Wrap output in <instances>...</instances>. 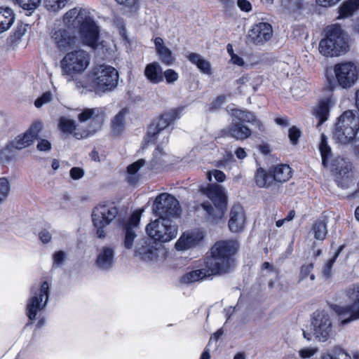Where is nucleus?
I'll list each match as a JSON object with an SVG mask.
<instances>
[{
	"instance_id": "f257e3e1",
	"label": "nucleus",
	"mask_w": 359,
	"mask_h": 359,
	"mask_svg": "<svg viewBox=\"0 0 359 359\" xmlns=\"http://www.w3.org/2000/svg\"><path fill=\"white\" fill-rule=\"evenodd\" d=\"M236 250V243L234 241L217 242L211 248V256L204 260V267L185 273L182 277V282L186 284L193 283L212 275L229 272L232 264L231 257Z\"/></svg>"
},
{
	"instance_id": "f03ea898",
	"label": "nucleus",
	"mask_w": 359,
	"mask_h": 359,
	"mask_svg": "<svg viewBox=\"0 0 359 359\" xmlns=\"http://www.w3.org/2000/svg\"><path fill=\"white\" fill-rule=\"evenodd\" d=\"M145 229L153 241L144 240L142 246L135 250V256L143 261L152 262L158 257L156 241L165 243L175 238L177 235V226L170 219L158 218L149 223Z\"/></svg>"
},
{
	"instance_id": "7ed1b4c3",
	"label": "nucleus",
	"mask_w": 359,
	"mask_h": 359,
	"mask_svg": "<svg viewBox=\"0 0 359 359\" xmlns=\"http://www.w3.org/2000/svg\"><path fill=\"white\" fill-rule=\"evenodd\" d=\"M105 115L102 108H86L83 109L78 115V119L81 123L90 121L89 129L79 132L76 130V122L65 116L60 118L58 127L63 133L73 134L75 138L80 140L87 138L100 130Z\"/></svg>"
},
{
	"instance_id": "20e7f679",
	"label": "nucleus",
	"mask_w": 359,
	"mask_h": 359,
	"mask_svg": "<svg viewBox=\"0 0 359 359\" xmlns=\"http://www.w3.org/2000/svg\"><path fill=\"white\" fill-rule=\"evenodd\" d=\"M319 151L322 158V164L327 168L330 166L332 172L335 176V181L338 187L342 189H348L355 184L351 165L345 159L337 157L330 162L332 150L327 144V138L325 135H321L319 144Z\"/></svg>"
},
{
	"instance_id": "39448f33",
	"label": "nucleus",
	"mask_w": 359,
	"mask_h": 359,
	"mask_svg": "<svg viewBox=\"0 0 359 359\" xmlns=\"http://www.w3.org/2000/svg\"><path fill=\"white\" fill-rule=\"evenodd\" d=\"M119 75L112 66L102 64L93 67L88 74V80L96 94L114 90L118 86Z\"/></svg>"
},
{
	"instance_id": "423d86ee",
	"label": "nucleus",
	"mask_w": 359,
	"mask_h": 359,
	"mask_svg": "<svg viewBox=\"0 0 359 359\" xmlns=\"http://www.w3.org/2000/svg\"><path fill=\"white\" fill-rule=\"evenodd\" d=\"M199 190L214 204V206L209 202L201 204L202 208L208 213V219L211 222H217L224 217L226 209L227 197L224 189L217 184H211L207 187L201 186Z\"/></svg>"
},
{
	"instance_id": "0eeeda50",
	"label": "nucleus",
	"mask_w": 359,
	"mask_h": 359,
	"mask_svg": "<svg viewBox=\"0 0 359 359\" xmlns=\"http://www.w3.org/2000/svg\"><path fill=\"white\" fill-rule=\"evenodd\" d=\"M62 74L67 82L76 80L90 63V55L86 50L78 49L70 51L61 60Z\"/></svg>"
},
{
	"instance_id": "6e6552de",
	"label": "nucleus",
	"mask_w": 359,
	"mask_h": 359,
	"mask_svg": "<svg viewBox=\"0 0 359 359\" xmlns=\"http://www.w3.org/2000/svg\"><path fill=\"white\" fill-rule=\"evenodd\" d=\"M184 109V107H180L163 114L149 126L144 140V144L147 146L150 143H154L157 141L160 137H162L161 144L168 143V133L165 131V129L173 121L181 117Z\"/></svg>"
},
{
	"instance_id": "1a4fd4ad",
	"label": "nucleus",
	"mask_w": 359,
	"mask_h": 359,
	"mask_svg": "<svg viewBox=\"0 0 359 359\" xmlns=\"http://www.w3.org/2000/svg\"><path fill=\"white\" fill-rule=\"evenodd\" d=\"M347 47L341 27L333 25L327 27L326 37L320 41L319 51L325 56L336 57L344 53Z\"/></svg>"
},
{
	"instance_id": "9d476101",
	"label": "nucleus",
	"mask_w": 359,
	"mask_h": 359,
	"mask_svg": "<svg viewBox=\"0 0 359 359\" xmlns=\"http://www.w3.org/2000/svg\"><path fill=\"white\" fill-rule=\"evenodd\" d=\"M359 130V117L351 110L345 111L335 124L334 139L341 144L353 140Z\"/></svg>"
},
{
	"instance_id": "9b49d317",
	"label": "nucleus",
	"mask_w": 359,
	"mask_h": 359,
	"mask_svg": "<svg viewBox=\"0 0 359 359\" xmlns=\"http://www.w3.org/2000/svg\"><path fill=\"white\" fill-rule=\"evenodd\" d=\"M48 297L49 284L47 281L35 283L32 286L26 306V314L29 320H34L37 315L46 308Z\"/></svg>"
},
{
	"instance_id": "f8f14e48",
	"label": "nucleus",
	"mask_w": 359,
	"mask_h": 359,
	"mask_svg": "<svg viewBox=\"0 0 359 359\" xmlns=\"http://www.w3.org/2000/svg\"><path fill=\"white\" fill-rule=\"evenodd\" d=\"M118 208L113 203L99 204L93 210L92 221L100 238L106 237L104 228L117 216Z\"/></svg>"
},
{
	"instance_id": "ddd939ff",
	"label": "nucleus",
	"mask_w": 359,
	"mask_h": 359,
	"mask_svg": "<svg viewBox=\"0 0 359 359\" xmlns=\"http://www.w3.org/2000/svg\"><path fill=\"white\" fill-rule=\"evenodd\" d=\"M81 43L93 50L104 47V41L100 39V29L93 17L90 15L78 27Z\"/></svg>"
},
{
	"instance_id": "4468645a",
	"label": "nucleus",
	"mask_w": 359,
	"mask_h": 359,
	"mask_svg": "<svg viewBox=\"0 0 359 359\" xmlns=\"http://www.w3.org/2000/svg\"><path fill=\"white\" fill-rule=\"evenodd\" d=\"M152 210L158 218L177 217L181 212L179 201L167 193L161 194L156 198Z\"/></svg>"
},
{
	"instance_id": "2eb2a0df",
	"label": "nucleus",
	"mask_w": 359,
	"mask_h": 359,
	"mask_svg": "<svg viewBox=\"0 0 359 359\" xmlns=\"http://www.w3.org/2000/svg\"><path fill=\"white\" fill-rule=\"evenodd\" d=\"M347 296L352 302L351 304L346 306H335L334 307V311L343 325L359 320V284L350 288L347 292Z\"/></svg>"
},
{
	"instance_id": "dca6fc26",
	"label": "nucleus",
	"mask_w": 359,
	"mask_h": 359,
	"mask_svg": "<svg viewBox=\"0 0 359 359\" xmlns=\"http://www.w3.org/2000/svg\"><path fill=\"white\" fill-rule=\"evenodd\" d=\"M334 72L339 85L343 88H348L358 80L359 68L351 62H341L334 65Z\"/></svg>"
},
{
	"instance_id": "f3484780",
	"label": "nucleus",
	"mask_w": 359,
	"mask_h": 359,
	"mask_svg": "<svg viewBox=\"0 0 359 359\" xmlns=\"http://www.w3.org/2000/svg\"><path fill=\"white\" fill-rule=\"evenodd\" d=\"M311 325L313 335L319 341L325 342L330 337L332 322L330 315L325 311H317L313 313Z\"/></svg>"
},
{
	"instance_id": "a211bd4d",
	"label": "nucleus",
	"mask_w": 359,
	"mask_h": 359,
	"mask_svg": "<svg viewBox=\"0 0 359 359\" xmlns=\"http://www.w3.org/2000/svg\"><path fill=\"white\" fill-rule=\"evenodd\" d=\"M50 39L54 46L61 52L73 48L77 41L75 34L65 26L55 27L50 32Z\"/></svg>"
},
{
	"instance_id": "6ab92c4d",
	"label": "nucleus",
	"mask_w": 359,
	"mask_h": 359,
	"mask_svg": "<svg viewBox=\"0 0 359 359\" xmlns=\"http://www.w3.org/2000/svg\"><path fill=\"white\" fill-rule=\"evenodd\" d=\"M272 36L271 25L267 22H259L249 29L247 39L249 42L255 46H262L268 42Z\"/></svg>"
},
{
	"instance_id": "aec40b11",
	"label": "nucleus",
	"mask_w": 359,
	"mask_h": 359,
	"mask_svg": "<svg viewBox=\"0 0 359 359\" xmlns=\"http://www.w3.org/2000/svg\"><path fill=\"white\" fill-rule=\"evenodd\" d=\"M204 238L203 231L197 229L184 233L177 241L175 246L177 250H187L199 245Z\"/></svg>"
},
{
	"instance_id": "412c9836",
	"label": "nucleus",
	"mask_w": 359,
	"mask_h": 359,
	"mask_svg": "<svg viewBox=\"0 0 359 359\" xmlns=\"http://www.w3.org/2000/svg\"><path fill=\"white\" fill-rule=\"evenodd\" d=\"M141 213L133 212L124 225L123 245L126 249L132 248L135 238L137 237V229L140 221Z\"/></svg>"
},
{
	"instance_id": "4be33fe9",
	"label": "nucleus",
	"mask_w": 359,
	"mask_h": 359,
	"mask_svg": "<svg viewBox=\"0 0 359 359\" xmlns=\"http://www.w3.org/2000/svg\"><path fill=\"white\" fill-rule=\"evenodd\" d=\"M115 262V250L109 246L101 248L97 255L95 266L102 271H109Z\"/></svg>"
},
{
	"instance_id": "5701e85b",
	"label": "nucleus",
	"mask_w": 359,
	"mask_h": 359,
	"mask_svg": "<svg viewBox=\"0 0 359 359\" xmlns=\"http://www.w3.org/2000/svg\"><path fill=\"white\" fill-rule=\"evenodd\" d=\"M228 226L229 230L233 233H238L243 230L245 223V216L243 207L239 204H234L230 211Z\"/></svg>"
},
{
	"instance_id": "b1692460",
	"label": "nucleus",
	"mask_w": 359,
	"mask_h": 359,
	"mask_svg": "<svg viewBox=\"0 0 359 359\" xmlns=\"http://www.w3.org/2000/svg\"><path fill=\"white\" fill-rule=\"evenodd\" d=\"M336 104V99L330 96L320 100L313 109V114L318 120V126L325 122L330 116V109Z\"/></svg>"
},
{
	"instance_id": "393cba45",
	"label": "nucleus",
	"mask_w": 359,
	"mask_h": 359,
	"mask_svg": "<svg viewBox=\"0 0 359 359\" xmlns=\"http://www.w3.org/2000/svg\"><path fill=\"white\" fill-rule=\"evenodd\" d=\"M90 15L88 10L85 8L70 9L63 16V22L68 27H79Z\"/></svg>"
},
{
	"instance_id": "a878e982",
	"label": "nucleus",
	"mask_w": 359,
	"mask_h": 359,
	"mask_svg": "<svg viewBox=\"0 0 359 359\" xmlns=\"http://www.w3.org/2000/svg\"><path fill=\"white\" fill-rule=\"evenodd\" d=\"M155 49L161 61L166 65H171L174 62L175 57L172 51L165 46L163 40L161 37L154 39Z\"/></svg>"
},
{
	"instance_id": "bb28decb",
	"label": "nucleus",
	"mask_w": 359,
	"mask_h": 359,
	"mask_svg": "<svg viewBox=\"0 0 359 359\" xmlns=\"http://www.w3.org/2000/svg\"><path fill=\"white\" fill-rule=\"evenodd\" d=\"M144 76L151 83L157 84L163 81V69L157 62L149 63L145 67Z\"/></svg>"
},
{
	"instance_id": "cd10ccee",
	"label": "nucleus",
	"mask_w": 359,
	"mask_h": 359,
	"mask_svg": "<svg viewBox=\"0 0 359 359\" xmlns=\"http://www.w3.org/2000/svg\"><path fill=\"white\" fill-rule=\"evenodd\" d=\"M187 58L191 63L196 65L201 73L208 75L212 74L210 62L204 59L200 54L190 53L187 55Z\"/></svg>"
},
{
	"instance_id": "c85d7f7f",
	"label": "nucleus",
	"mask_w": 359,
	"mask_h": 359,
	"mask_svg": "<svg viewBox=\"0 0 359 359\" xmlns=\"http://www.w3.org/2000/svg\"><path fill=\"white\" fill-rule=\"evenodd\" d=\"M232 116L235 119L240 122H247L255 125L259 130H262V125L260 121L257 120L255 114L252 112L245 110H241L238 109H232Z\"/></svg>"
},
{
	"instance_id": "c756f323",
	"label": "nucleus",
	"mask_w": 359,
	"mask_h": 359,
	"mask_svg": "<svg viewBox=\"0 0 359 359\" xmlns=\"http://www.w3.org/2000/svg\"><path fill=\"white\" fill-rule=\"evenodd\" d=\"M15 13L8 7H0V33L8 30L13 24Z\"/></svg>"
},
{
	"instance_id": "7c9ffc66",
	"label": "nucleus",
	"mask_w": 359,
	"mask_h": 359,
	"mask_svg": "<svg viewBox=\"0 0 359 359\" xmlns=\"http://www.w3.org/2000/svg\"><path fill=\"white\" fill-rule=\"evenodd\" d=\"M273 181L285 182L292 177V168L286 164H280L273 168Z\"/></svg>"
},
{
	"instance_id": "2f4dec72",
	"label": "nucleus",
	"mask_w": 359,
	"mask_h": 359,
	"mask_svg": "<svg viewBox=\"0 0 359 359\" xmlns=\"http://www.w3.org/2000/svg\"><path fill=\"white\" fill-rule=\"evenodd\" d=\"M255 180L259 187H269L273 182L272 172L259 168L255 174Z\"/></svg>"
},
{
	"instance_id": "473e14b6",
	"label": "nucleus",
	"mask_w": 359,
	"mask_h": 359,
	"mask_svg": "<svg viewBox=\"0 0 359 359\" xmlns=\"http://www.w3.org/2000/svg\"><path fill=\"white\" fill-rule=\"evenodd\" d=\"M128 114V110L126 108L122 109L113 118L111 121V126L112 132L115 135L121 134L125 127L126 116Z\"/></svg>"
},
{
	"instance_id": "72a5a7b5",
	"label": "nucleus",
	"mask_w": 359,
	"mask_h": 359,
	"mask_svg": "<svg viewBox=\"0 0 359 359\" xmlns=\"http://www.w3.org/2000/svg\"><path fill=\"white\" fill-rule=\"evenodd\" d=\"M359 9V0H347L339 8V18L351 17Z\"/></svg>"
},
{
	"instance_id": "f704fd0d",
	"label": "nucleus",
	"mask_w": 359,
	"mask_h": 359,
	"mask_svg": "<svg viewBox=\"0 0 359 359\" xmlns=\"http://www.w3.org/2000/svg\"><path fill=\"white\" fill-rule=\"evenodd\" d=\"M229 133L236 140H245L251 135V130L241 123H235L230 126Z\"/></svg>"
},
{
	"instance_id": "c9c22d12",
	"label": "nucleus",
	"mask_w": 359,
	"mask_h": 359,
	"mask_svg": "<svg viewBox=\"0 0 359 359\" xmlns=\"http://www.w3.org/2000/svg\"><path fill=\"white\" fill-rule=\"evenodd\" d=\"M160 144H162L160 142L153 153V158L150 163L151 169H157L168 162V156L163 151Z\"/></svg>"
},
{
	"instance_id": "e433bc0d",
	"label": "nucleus",
	"mask_w": 359,
	"mask_h": 359,
	"mask_svg": "<svg viewBox=\"0 0 359 359\" xmlns=\"http://www.w3.org/2000/svg\"><path fill=\"white\" fill-rule=\"evenodd\" d=\"M145 165V161L144 159H139L137 161L129 165L127 168V172L128 176L127 177L128 182L130 184H135L139 180L137 175L139 170Z\"/></svg>"
},
{
	"instance_id": "4c0bfd02",
	"label": "nucleus",
	"mask_w": 359,
	"mask_h": 359,
	"mask_svg": "<svg viewBox=\"0 0 359 359\" xmlns=\"http://www.w3.org/2000/svg\"><path fill=\"white\" fill-rule=\"evenodd\" d=\"M311 231L316 240L323 241L327 234L326 223L322 220H316L312 225Z\"/></svg>"
},
{
	"instance_id": "58836bf2",
	"label": "nucleus",
	"mask_w": 359,
	"mask_h": 359,
	"mask_svg": "<svg viewBox=\"0 0 359 359\" xmlns=\"http://www.w3.org/2000/svg\"><path fill=\"white\" fill-rule=\"evenodd\" d=\"M34 140L28 134L24 133L18 135L11 142L12 147L16 149H24L32 144Z\"/></svg>"
},
{
	"instance_id": "ea45409f",
	"label": "nucleus",
	"mask_w": 359,
	"mask_h": 359,
	"mask_svg": "<svg viewBox=\"0 0 359 359\" xmlns=\"http://www.w3.org/2000/svg\"><path fill=\"white\" fill-rule=\"evenodd\" d=\"M23 10L29 12V15L36 9L41 0H14Z\"/></svg>"
},
{
	"instance_id": "a19ab883",
	"label": "nucleus",
	"mask_w": 359,
	"mask_h": 359,
	"mask_svg": "<svg viewBox=\"0 0 359 359\" xmlns=\"http://www.w3.org/2000/svg\"><path fill=\"white\" fill-rule=\"evenodd\" d=\"M343 246H340L337 250L335 252L334 255L332 258L328 259L326 263L325 264L323 268V276L326 278H329L331 276V270L333 266L334 263L335 262L337 258L339 257V254L341 253V250H343Z\"/></svg>"
},
{
	"instance_id": "79ce46f5",
	"label": "nucleus",
	"mask_w": 359,
	"mask_h": 359,
	"mask_svg": "<svg viewBox=\"0 0 359 359\" xmlns=\"http://www.w3.org/2000/svg\"><path fill=\"white\" fill-rule=\"evenodd\" d=\"M69 0H44L46 8L50 11L56 12L62 9Z\"/></svg>"
},
{
	"instance_id": "37998d69",
	"label": "nucleus",
	"mask_w": 359,
	"mask_h": 359,
	"mask_svg": "<svg viewBox=\"0 0 359 359\" xmlns=\"http://www.w3.org/2000/svg\"><path fill=\"white\" fill-rule=\"evenodd\" d=\"M11 190V184L6 177H0V203L6 199Z\"/></svg>"
},
{
	"instance_id": "c03bdc74",
	"label": "nucleus",
	"mask_w": 359,
	"mask_h": 359,
	"mask_svg": "<svg viewBox=\"0 0 359 359\" xmlns=\"http://www.w3.org/2000/svg\"><path fill=\"white\" fill-rule=\"evenodd\" d=\"M43 127V122L41 121H34L29 127V128L25 132L29 136L34 140L38 138L40 132L42 130Z\"/></svg>"
},
{
	"instance_id": "a18cd8bd",
	"label": "nucleus",
	"mask_w": 359,
	"mask_h": 359,
	"mask_svg": "<svg viewBox=\"0 0 359 359\" xmlns=\"http://www.w3.org/2000/svg\"><path fill=\"white\" fill-rule=\"evenodd\" d=\"M53 93L49 90L46 91L43 93L42 95L35 100L34 106L36 108H40L43 105L50 102L53 100Z\"/></svg>"
},
{
	"instance_id": "49530a36",
	"label": "nucleus",
	"mask_w": 359,
	"mask_h": 359,
	"mask_svg": "<svg viewBox=\"0 0 359 359\" xmlns=\"http://www.w3.org/2000/svg\"><path fill=\"white\" fill-rule=\"evenodd\" d=\"M313 264H312V263H310L309 264L303 265L302 266L301 271H300L301 278L302 279H304L309 275H310L311 280H315V275L313 274V273L310 274L311 271L313 270Z\"/></svg>"
},
{
	"instance_id": "de8ad7c7",
	"label": "nucleus",
	"mask_w": 359,
	"mask_h": 359,
	"mask_svg": "<svg viewBox=\"0 0 359 359\" xmlns=\"http://www.w3.org/2000/svg\"><path fill=\"white\" fill-rule=\"evenodd\" d=\"M118 4L123 5L131 11H136L139 8L138 0H115Z\"/></svg>"
},
{
	"instance_id": "09e8293b",
	"label": "nucleus",
	"mask_w": 359,
	"mask_h": 359,
	"mask_svg": "<svg viewBox=\"0 0 359 359\" xmlns=\"http://www.w3.org/2000/svg\"><path fill=\"white\" fill-rule=\"evenodd\" d=\"M332 353L336 359H352V357L339 346L334 347Z\"/></svg>"
},
{
	"instance_id": "8fccbe9b",
	"label": "nucleus",
	"mask_w": 359,
	"mask_h": 359,
	"mask_svg": "<svg viewBox=\"0 0 359 359\" xmlns=\"http://www.w3.org/2000/svg\"><path fill=\"white\" fill-rule=\"evenodd\" d=\"M163 76L165 77L168 83H173L177 81L179 76L178 74L172 69H168L163 73Z\"/></svg>"
},
{
	"instance_id": "3c124183",
	"label": "nucleus",
	"mask_w": 359,
	"mask_h": 359,
	"mask_svg": "<svg viewBox=\"0 0 359 359\" xmlns=\"http://www.w3.org/2000/svg\"><path fill=\"white\" fill-rule=\"evenodd\" d=\"M66 258V253L62 250H59L53 254V267L60 266L65 259Z\"/></svg>"
},
{
	"instance_id": "603ef678",
	"label": "nucleus",
	"mask_w": 359,
	"mask_h": 359,
	"mask_svg": "<svg viewBox=\"0 0 359 359\" xmlns=\"http://www.w3.org/2000/svg\"><path fill=\"white\" fill-rule=\"evenodd\" d=\"M318 351V348L316 347L312 348H304L299 351V354L301 358H309L315 355Z\"/></svg>"
},
{
	"instance_id": "864d4df0",
	"label": "nucleus",
	"mask_w": 359,
	"mask_h": 359,
	"mask_svg": "<svg viewBox=\"0 0 359 359\" xmlns=\"http://www.w3.org/2000/svg\"><path fill=\"white\" fill-rule=\"evenodd\" d=\"M226 96H218L210 104L209 110L214 111L215 109H219L224 104Z\"/></svg>"
},
{
	"instance_id": "5fc2aeb1",
	"label": "nucleus",
	"mask_w": 359,
	"mask_h": 359,
	"mask_svg": "<svg viewBox=\"0 0 359 359\" xmlns=\"http://www.w3.org/2000/svg\"><path fill=\"white\" fill-rule=\"evenodd\" d=\"M301 135V131L296 128L292 126L289 130V138L292 144H295L298 142V140Z\"/></svg>"
},
{
	"instance_id": "6e6d98bb",
	"label": "nucleus",
	"mask_w": 359,
	"mask_h": 359,
	"mask_svg": "<svg viewBox=\"0 0 359 359\" xmlns=\"http://www.w3.org/2000/svg\"><path fill=\"white\" fill-rule=\"evenodd\" d=\"M207 175H208V179L210 181H211L212 175H213L215 179L216 180V181H217L219 182H222L224 181L225 178H226L224 173L222 171L219 170H213L212 171L209 172Z\"/></svg>"
},
{
	"instance_id": "4d7b16f0",
	"label": "nucleus",
	"mask_w": 359,
	"mask_h": 359,
	"mask_svg": "<svg viewBox=\"0 0 359 359\" xmlns=\"http://www.w3.org/2000/svg\"><path fill=\"white\" fill-rule=\"evenodd\" d=\"M70 177L75 180H79L84 175V171L79 167H74L69 171Z\"/></svg>"
},
{
	"instance_id": "13d9d810",
	"label": "nucleus",
	"mask_w": 359,
	"mask_h": 359,
	"mask_svg": "<svg viewBox=\"0 0 359 359\" xmlns=\"http://www.w3.org/2000/svg\"><path fill=\"white\" fill-rule=\"evenodd\" d=\"M37 149L41 151H48L51 149V144L49 141L45 139H40L37 144Z\"/></svg>"
},
{
	"instance_id": "bf43d9fd",
	"label": "nucleus",
	"mask_w": 359,
	"mask_h": 359,
	"mask_svg": "<svg viewBox=\"0 0 359 359\" xmlns=\"http://www.w3.org/2000/svg\"><path fill=\"white\" fill-rule=\"evenodd\" d=\"M237 5L241 11L245 12H249L252 9V5L248 0H238Z\"/></svg>"
},
{
	"instance_id": "052dcab7",
	"label": "nucleus",
	"mask_w": 359,
	"mask_h": 359,
	"mask_svg": "<svg viewBox=\"0 0 359 359\" xmlns=\"http://www.w3.org/2000/svg\"><path fill=\"white\" fill-rule=\"evenodd\" d=\"M340 0H316V4L324 8H329L337 4Z\"/></svg>"
},
{
	"instance_id": "680f3d73",
	"label": "nucleus",
	"mask_w": 359,
	"mask_h": 359,
	"mask_svg": "<svg viewBox=\"0 0 359 359\" xmlns=\"http://www.w3.org/2000/svg\"><path fill=\"white\" fill-rule=\"evenodd\" d=\"M39 239L43 243H49L52 238V236H51L50 233L46 229H43L39 233Z\"/></svg>"
},
{
	"instance_id": "e2e57ef3",
	"label": "nucleus",
	"mask_w": 359,
	"mask_h": 359,
	"mask_svg": "<svg viewBox=\"0 0 359 359\" xmlns=\"http://www.w3.org/2000/svg\"><path fill=\"white\" fill-rule=\"evenodd\" d=\"M231 62L233 64V65H236L237 66H239V67H242L244 65V60L243 59L238 56V55H232V57H231Z\"/></svg>"
},
{
	"instance_id": "0e129e2a",
	"label": "nucleus",
	"mask_w": 359,
	"mask_h": 359,
	"mask_svg": "<svg viewBox=\"0 0 359 359\" xmlns=\"http://www.w3.org/2000/svg\"><path fill=\"white\" fill-rule=\"evenodd\" d=\"M235 154L238 159H243L247 156L245 149L241 147H239L236 150Z\"/></svg>"
},
{
	"instance_id": "69168bd1",
	"label": "nucleus",
	"mask_w": 359,
	"mask_h": 359,
	"mask_svg": "<svg viewBox=\"0 0 359 359\" xmlns=\"http://www.w3.org/2000/svg\"><path fill=\"white\" fill-rule=\"evenodd\" d=\"M275 122L281 126L285 127L289 126V121L286 117L276 118Z\"/></svg>"
},
{
	"instance_id": "338daca9",
	"label": "nucleus",
	"mask_w": 359,
	"mask_h": 359,
	"mask_svg": "<svg viewBox=\"0 0 359 359\" xmlns=\"http://www.w3.org/2000/svg\"><path fill=\"white\" fill-rule=\"evenodd\" d=\"M238 304H237V306L235 307L230 306L229 308L225 309L224 310L225 316L227 320H229L231 318V316H232V314L233 313V312L236 311V308H238Z\"/></svg>"
},
{
	"instance_id": "774afa93",
	"label": "nucleus",
	"mask_w": 359,
	"mask_h": 359,
	"mask_svg": "<svg viewBox=\"0 0 359 359\" xmlns=\"http://www.w3.org/2000/svg\"><path fill=\"white\" fill-rule=\"evenodd\" d=\"M353 27L355 32L359 33V18L353 22Z\"/></svg>"
}]
</instances>
